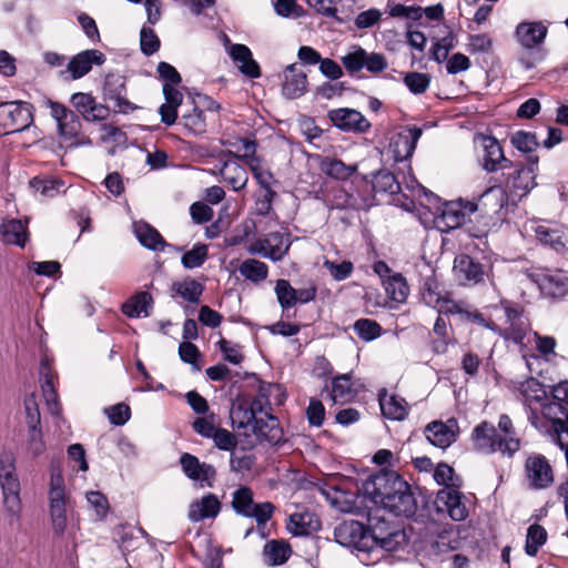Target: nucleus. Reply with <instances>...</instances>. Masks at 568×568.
Masks as SVG:
<instances>
[{
  "label": "nucleus",
  "mask_w": 568,
  "mask_h": 568,
  "mask_svg": "<svg viewBox=\"0 0 568 568\" xmlns=\"http://www.w3.org/2000/svg\"><path fill=\"white\" fill-rule=\"evenodd\" d=\"M70 102L87 121H101L110 113V106L97 103L95 98L90 93H73Z\"/></svg>",
  "instance_id": "18"
},
{
  "label": "nucleus",
  "mask_w": 568,
  "mask_h": 568,
  "mask_svg": "<svg viewBox=\"0 0 568 568\" xmlns=\"http://www.w3.org/2000/svg\"><path fill=\"white\" fill-rule=\"evenodd\" d=\"M240 274L253 283H260L267 278L268 266L258 260L247 258L239 266Z\"/></svg>",
  "instance_id": "46"
},
{
  "label": "nucleus",
  "mask_w": 568,
  "mask_h": 568,
  "mask_svg": "<svg viewBox=\"0 0 568 568\" xmlns=\"http://www.w3.org/2000/svg\"><path fill=\"white\" fill-rule=\"evenodd\" d=\"M541 414L550 429V435L556 437V444L562 446L568 440V408L561 400L548 399L541 405Z\"/></svg>",
  "instance_id": "9"
},
{
  "label": "nucleus",
  "mask_w": 568,
  "mask_h": 568,
  "mask_svg": "<svg viewBox=\"0 0 568 568\" xmlns=\"http://www.w3.org/2000/svg\"><path fill=\"white\" fill-rule=\"evenodd\" d=\"M0 234L7 244L23 247L28 240L27 225L21 220H4L0 225Z\"/></svg>",
  "instance_id": "37"
},
{
  "label": "nucleus",
  "mask_w": 568,
  "mask_h": 568,
  "mask_svg": "<svg viewBox=\"0 0 568 568\" xmlns=\"http://www.w3.org/2000/svg\"><path fill=\"white\" fill-rule=\"evenodd\" d=\"M392 500L384 507L395 516L410 517L415 515L417 501L412 491L410 485L406 481V488L397 489L396 494L390 497Z\"/></svg>",
  "instance_id": "27"
},
{
  "label": "nucleus",
  "mask_w": 568,
  "mask_h": 568,
  "mask_svg": "<svg viewBox=\"0 0 568 568\" xmlns=\"http://www.w3.org/2000/svg\"><path fill=\"white\" fill-rule=\"evenodd\" d=\"M510 169H513L511 172L503 173L504 180L500 182L507 192L523 196L536 186V174H532L531 169H525L523 163L514 162Z\"/></svg>",
  "instance_id": "14"
},
{
  "label": "nucleus",
  "mask_w": 568,
  "mask_h": 568,
  "mask_svg": "<svg viewBox=\"0 0 568 568\" xmlns=\"http://www.w3.org/2000/svg\"><path fill=\"white\" fill-rule=\"evenodd\" d=\"M456 321L460 324H476L479 326L487 327L491 331L496 329V324L491 321H486L483 313H480L473 305L464 301L462 307L459 308Z\"/></svg>",
  "instance_id": "45"
},
{
  "label": "nucleus",
  "mask_w": 568,
  "mask_h": 568,
  "mask_svg": "<svg viewBox=\"0 0 568 568\" xmlns=\"http://www.w3.org/2000/svg\"><path fill=\"white\" fill-rule=\"evenodd\" d=\"M548 29L542 22H521L516 28V38L518 42L526 49L539 47L546 36Z\"/></svg>",
  "instance_id": "28"
},
{
  "label": "nucleus",
  "mask_w": 568,
  "mask_h": 568,
  "mask_svg": "<svg viewBox=\"0 0 568 568\" xmlns=\"http://www.w3.org/2000/svg\"><path fill=\"white\" fill-rule=\"evenodd\" d=\"M387 296L397 303H404L408 296L409 287L405 277L399 274H393L383 281Z\"/></svg>",
  "instance_id": "41"
},
{
  "label": "nucleus",
  "mask_w": 568,
  "mask_h": 568,
  "mask_svg": "<svg viewBox=\"0 0 568 568\" xmlns=\"http://www.w3.org/2000/svg\"><path fill=\"white\" fill-rule=\"evenodd\" d=\"M422 134L423 129L417 125H409L404 132L398 133L390 142L394 160L403 162L410 159Z\"/></svg>",
  "instance_id": "17"
},
{
  "label": "nucleus",
  "mask_w": 568,
  "mask_h": 568,
  "mask_svg": "<svg viewBox=\"0 0 568 568\" xmlns=\"http://www.w3.org/2000/svg\"><path fill=\"white\" fill-rule=\"evenodd\" d=\"M379 405L384 417L394 420H403L408 414V409L403 398L390 396L388 399L379 397Z\"/></svg>",
  "instance_id": "50"
},
{
  "label": "nucleus",
  "mask_w": 568,
  "mask_h": 568,
  "mask_svg": "<svg viewBox=\"0 0 568 568\" xmlns=\"http://www.w3.org/2000/svg\"><path fill=\"white\" fill-rule=\"evenodd\" d=\"M263 554L268 565L278 566L287 561L291 548L283 541L271 540L265 544Z\"/></svg>",
  "instance_id": "49"
},
{
  "label": "nucleus",
  "mask_w": 568,
  "mask_h": 568,
  "mask_svg": "<svg viewBox=\"0 0 568 568\" xmlns=\"http://www.w3.org/2000/svg\"><path fill=\"white\" fill-rule=\"evenodd\" d=\"M220 174L234 191L244 189L248 181L246 170L236 161H225L220 170Z\"/></svg>",
  "instance_id": "39"
},
{
  "label": "nucleus",
  "mask_w": 568,
  "mask_h": 568,
  "mask_svg": "<svg viewBox=\"0 0 568 568\" xmlns=\"http://www.w3.org/2000/svg\"><path fill=\"white\" fill-rule=\"evenodd\" d=\"M432 335L434 337L430 339V347L435 354H445L448 346L455 343L452 325L439 314L434 323Z\"/></svg>",
  "instance_id": "33"
},
{
  "label": "nucleus",
  "mask_w": 568,
  "mask_h": 568,
  "mask_svg": "<svg viewBox=\"0 0 568 568\" xmlns=\"http://www.w3.org/2000/svg\"><path fill=\"white\" fill-rule=\"evenodd\" d=\"M104 414L109 418L110 423L114 426L124 425L130 416L131 410L130 407L124 403H119L103 409Z\"/></svg>",
  "instance_id": "64"
},
{
  "label": "nucleus",
  "mask_w": 568,
  "mask_h": 568,
  "mask_svg": "<svg viewBox=\"0 0 568 568\" xmlns=\"http://www.w3.org/2000/svg\"><path fill=\"white\" fill-rule=\"evenodd\" d=\"M221 507L222 504L219 498L214 494L209 493L190 505L187 517L192 523H199L207 518H215L219 515Z\"/></svg>",
  "instance_id": "29"
},
{
  "label": "nucleus",
  "mask_w": 568,
  "mask_h": 568,
  "mask_svg": "<svg viewBox=\"0 0 568 568\" xmlns=\"http://www.w3.org/2000/svg\"><path fill=\"white\" fill-rule=\"evenodd\" d=\"M524 473L528 487L534 490L546 489L555 480L552 467L541 454H531L527 457Z\"/></svg>",
  "instance_id": "10"
},
{
  "label": "nucleus",
  "mask_w": 568,
  "mask_h": 568,
  "mask_svg": "<svg viewBox=\"0 0 568 568\" xmlns=\"http://www.w3.org/2000/svg\"><path fill=\"white\" fill-rule=\"evenodd\" d=\"M454 271L458 280L465 285H475L484 281V265L470 255L460 254L456 256Z\"/></svg>",
  "instance_id": "21"
},
{
  "label": "nucleus",
  "mask_w": 568,
  "mask_h": 568,
  "mask_svg": "<svg viewBox=\"0 0 568 568\" xmlns=\"http://www.w3.org/2000/svg\"><path fill=\"white\" fill-rule=\"evenodd\" d=\"M328 209H352V210H363L368 206L367 203L359 201L356 196L348 193L343 187L335 189L333 192V197L329 200V204H327Z\"/></svg>",
  "instance_id": "48"
},
{
  "label": "nucleus",
  "mask_w": 568,
  "mask_h": 568,
  "mask_svg": "<svg viewBox=\"0 0 568 568\" xmlns=\"http://www.w3.org/2000/svg\"><path fill=\"white\" fill-rule=\"evenodd\" d=\"M479 211L489 217L498 215L508 204V194L503 184L488 187L479 197Z\"/></svg>",
  "instance_id": "24"
},
{
  "label": "nucleus",
  "mask_w": 568,
  "mask_h": 568,
  "mask_svg": "<svg viewBox=\"0 0 568 568\" xmlns=\"http://www.w3.org/2000/svg\"><path fill=\"white\" fill-rule=\"evenodd\" d=\"M105 62V55L100 50L89 49L79 52L69 61L65 72H69L73 80L87 75L93 64L101 65Z\"/></svg>",
  "instance_id": "20"
},
{
  "label": "nucleus",
  "mask_w": 568,
  "mask_h": 568,
  "mask_svg": "<svg viewBox=\"0 0 568 568\" xmlns=\"http://www.w3.org/2000/svg\"><path fill=\"white\" fill-rule=\"evenodd\" d=\"M501 306L505 312L507 326L501 328L496 324V329L494 332L506 341H513L515 344H521L528 327V324L524 318V310L507 301H503Z\"/></svg>",
  "instance_id": "11"
},
{
  "label": "nucleus",
  "mask_w": 568,
  "mask_h": 568,
  "mask_svg": "<svg viewBox=\"0 0 568 568\" xmlns=\"http://www.w3.org/2000/svg\"><path fill=\"white\" fill-rule=\"evenodd\" d=\"M180 465L186 477L200 481L202 487H213L216 477V470L213 465L201 463L196 456L190 453L181 455Z\"/></svg>",
  "instance_id": "16"
},
{
  "label": "nucleus",
  "mask_w": 568,
  "mask_h": 568,
  "mask_svg": "<svg viewBox=\"0 0 568 568\" xmlns=\"http://www.w3.org/2000/svg\"><path fill=\"white\" fill-rule=\"evenodd\" d=\"M253 491L247 486H241L232 494L233 510L245 518H254L258 526L265 525L273 516L275 506L271 501L254 503Z\"/></svg>",
  "instance_id": "5"
},
{
  "label": "nucleus",
  "mask_w": 568,
  "mask_h": 568,
  "mask_svg": "<svg viewBox=\"0 0 568 568\" xmlns=\"http://www.w3.org/2000/svg\"><path fill=\"white\" fill-rule=\"evenodd\" d=\"M318 166L327 176L342 181L349 179L357 170L356 165H347L342 160L329 156L321 158Z\"/></svg>",
  "instance_id": "38"
},
{
  "label": "nucleus",
  "mask_w": 568,
  "mask_h": 568,
  "mask_svg": "<svg viewBox=\"0 0 568 568\" xmlns=\"http://www.w3.org/2000/svg\"><path fill=\"white\" fill-rule=\"evenodd\" d=\"M275 294L283 310H288L296 304V288L287 280H277Z\"/></svg>",
  "instance_id": "59"
},
{
  "label": "nucleus",
  "mask_w": 568,
  "mask_h": 568,
  "mask_svg": "<svg viewBox=\"0 0 568 568\" xmlns=\"http://www.w3.org/2000/svg\"><path fill=\"white\" fill-rule=\"evenodd\" d=\"M193 106L182 112L179 124L190 134L202 135L206 132V118L199 105V100H192Z\"/></svg>",
  "instance_id": "35"
},
{
  "label": "nucleus",
  "mask_w": 568,
  "mask_h": 568,
  "mask_svg": "<svg viewBox=\"0 0 568 568\" xmlns=\"http://www.w3.org/2000/svg\"><path fill=\"white\" fill-rule=\"evenodd\" d=\"M436 500L446 508L453 520L462 521L468 517L465 495L459 490V488H444L439 490L437 493Z\"/></svg>",
  "instance_id": "22"
},
{
  "label": "nucleus",
  "mask_w": 568,
  "mask_h": 568,
  "mask_svg": "<svg viewBox=\"0 0 568 568\" xmlns=\"http://www.w3.org/2000/svg\"><path fill=\"white\" fill-rule=\"evenodd\" d=\"M536 236L541 244L551 247L557 253L562 254L567 250L565 235L559 230L539 225L536 229Z\"/></svg>",
  "instance_id": "43"
},
{
  "label": "nucleus",
  "mask_w": 568,
  "mask_h": 568,
  "mask_svg": "<svg viewBox=\"0 0 568 568\" xmlns=\"http://www.w3.org/2000/svg\"><path fill=\"white\" fill-rule=\"evenodd\" d=\"M284 236L280 232H271L262 239L255 240L247 248L252 255H261L272 261H280L287 247L283 248Z\"/></svg>",
  "instance_id": "19"
},
{
  "label": "nucleus",
  "mask_w": 568,
  "mask_h": 568,
  "mask_svg": "<svg viewBox=\"0 0 568 568\" xmlns=\"http://www.w3.org/2000/svg\"><path fill=\"white\" fill-rule=\"evenodd\" d=\"M33 122L32 105L28 102L0 103V135L12 134L28 129Z\"/></svg>",
  "instance_id": "7"
},
{
  "label": "nucleus",
  "mask_w": 568,
  "mask_h": 568,
  "mask_svg": "<svg viewBox=\"0 0 568 568\" xmlns=\"http://www.w3.org/2000/svg\"><path fill=\"white\" fill-rule=\"evenodd\" d=\"M525 274L547 297L562 298L568 294V277L561 271L526 270Z\"/></svg>",
  "instance_id": "8"
},
{
  "label": "nucleus",
  "mask_w": 568,
  "mask_h": 568,
  "mask_svg": "<svg viewBox=\"0 0 568 568\" xmlns=\"http://www.w3.org/2000/svg\"><path fill=\"white\" fill-rule=\"evenodd\" d=\"M425 436L432 445L445 449L456 440L457 434L447 424L434 420L425 427Z\"/></svg>",
  "instance_id": "36"
},
{
  "label": "nucleus",
  "mask_w": 568,
  "mask_h": 568,
  "mask_svg": "<svg viewBox=\"0 0 568 568\" xmlns=\"http://www.w3.org/2000/svg\"><path fill=\"white\" fill-rule=\"evenodd\" d=\"M483 155L480 163L483 169L488 172L510 169L513 161L507 159L498 140L491 135H481Z\"/></svg>",
  "instance_id": "13"
},
{
  "label": "nucleus",
  "mask_w": 568,
  "mask_h": 568,
  "mask_svg": "<svg viewBox=\"0 0 568 568\" xmlns=\"http://www.w3.org/2000/svg\"><path fill=\"white\" fill-rule=\"evenodd\" d=\"M252 432L258 442L277 445L283 439V429L280 426V422L271 413H265L264 417H257L253 424Z\"/></svg>",
  "instance_id": "26"
},
{
  "label": "nucleus",
  "mask_w": 568,
  "mask_h": 568,
  "mask_svg": "<svg viewBox=\"0 0 568 568\" xmlns=\"http://www.w3.org/2000/svg\"><path fill=\"white\" fill-rule=\"evenodd\" d=\"M232 425L235 428L242 429L255 423L257 417H254L252 409L247 406V399L237 398L233 403L230 412Z\"/></svg>",
  "instance_id": "40"
},
{
  "label": "nucleus",
  "mask_w": 568,
  "mask_h": 568,
  "mask_svg": "<svg viewBox=\"0 0 568 568\" xmlns=\"http://www.w3.org/2000/svg\"><path fill=\"white\" fill-rule=\"evenodd\" d=\"M175 84H163V94L165 98V103H163L160 109L159 113L161 115V121L165 125H172L178 120V108L183 102V94L181 91H179L175 87Z\"/></svg>",
  "instance_id": "32"
},
{
  "label": "nucleus",
  "mask_w": 568,
  "mask_h": 568,
  "mask_svg": "<svg viewBox=\"0 0 568 568\" xmlns=\"http://www.w3.org/2000/svg\"><path fill=\"white\" fill-rule=\"evenodd\" d=\"M54 376L48 359H43L40 365V384L42 395L44 397L48 410L53 416H59L61 413L60 403L54 387Z\"/></svg>",
  "instance_id": "30"
},
{
  "label": "nucleus",
  "mask_w": 568,
  "mask_h": 568,
  "mask_svg": "<svg viewBox=\"0 0 568 568\" xmlns=\"http://www.w3.org/2000/svg\"><path fill=\"white\" fill-rule=\"evenodd\" d=\"M406 488V480L394 470H381L364 483V491L375 504L383 507L389 503L397 489Z\"/></svg>",
  "instance_id": "6"
},
{
  "label": "nucleus",
  "mask_w": 568,
  "mask_h": 568,
  "mask_svg": "<svg viewBox=\"0 0 568 568\" xmlns=\"http://www.w3.org/2000/svg\"><path fill=\"white\" fill-rule=\"evenodd\" d=\"M205 286L197 280L185 276L180 281H174L170 286V296L180 303V300L189 304H199Z\"/></svg>",
  "instance_id": "23"
},
{
  "label": "nucleus",
  "mask_w": 568,
  "mask_h": 568,
  "mask_svg": "<svg viewBox=\"0 0 568 568\" xmlns=\"http://www.w3.org/2000/svg\"><path fill=\"white\" fill-rule=\"evenodd\" d=\"M547 530L538 524H532L527 529L525 551L528 556L535 557L540 547L547 541Z\"/></svg>",
  "instance_id": "51"
},
{
  "label": "nucleus",
  "mask_w": 568,
  "mask_h": 568,
  "mask_svg": "<svg viewBox=\"0 0 568 568\" xmlns=\"http://www.w3.org/2000/svg\"><path fill=\"white\" fill-rule=\"evenodd\" d=\"M366 51L358 47L355 51L348 52L341 58L342 64L349 74H354L365 65Z\"/></svg>",
  "instance_id": "62"
},
{
  "label": "nucleus",
  "mask_w": 568,
  "mask_h": 568,
  "mask_svg": "<svg viewBox=\"0 0 568 568\" xmlns=\"http://www.w3.org/2000/svg\"><path fill=\"white\" fill-rule=\"evenodd\" d=\"M209 255L207 245L202 243H196L193 247L185 252L181 257V263L184 268L193 270L201 267L206 261Z\"/></svg>",
  "instance_id": "54"
},
{
  "label": "nucleus",
  "mask_w": 568,
  "mask_h": 568,
  "mask_svg": "<svg viewBox=\"0 0 568 568\" xmlns=\"http://www.w3.org/2000/svg\"><path fill=\"white\" fill-rule=\"evenodd\" d=\"M179 356L182 362L192 365L194 371H201V365L199 364L201 352L192 342H182L179 345Z\"/></svg>",
  "instance_id": "63"
},
{
  "label": "nucleus",
  "mask_w": 568,
  "mask_h": 568,
  "mask_svg": "<svg viewBox=\"0 0 568 568\" xmlns=\"http://www.w3.org/2000/svg\"><path fill=\"white\" fill-rule=\"evenodd\" d=\"M58 131L65 141H73L81 131V122L79 116L71 110L68 115L57 122Z\"/></svg>",
  "instance_id": "53"
},
{
  "label": "nucleus",
  "mask_w": 568,
  "mask_h": 568,
  "mask_svg": "<svg viewBox=\"0 0 568 568\" xmlns=\"http://www.w3.org/2000/svg\"><path fill=\"white\" fill-rule=\"evenodd\" d=\"M372 189L375 193L394 195L399 193L400 184L392 172L379 170L373 175Z\"/></svg>",
  "instance_id": "44"
},
{
  "label": "nucleus",
  "mask_w": 568,
  "mask_h": 568,
  "mask_svg": "<svg viewBox=\"0 0 568 568\" xmlns=\"http://www.w3.org/2000/svg\"><path fill=\"white\" fill-rule=\"evenodd\" d=\"M466 220V213L462 203L446 202L440 209V213L436 216L435 222L438 227L445 231L455 230L463 225Z\"/></svg>",
  "instance_id": "34"
},
{
  "label": "nucleus",
  "mask_w": 568,
  "mask_h": 568,
  "mask_svg": "<svg viewBox=\"0 0 568 568\" xmlns=\"http://www.w3.org/2000/svg\"><path fill=\"white\" fill-rule=\"evenodd\" d=\"M471 442L475 450L480 454L491 455L499 452L508 458H511L521 447L519 437L503 438L497 428L487 420L473 429Z\"/></svg>",
  "instance_id": "1"
},
{
  "label": "nucleus",
  "mask_w": 568,
  "mask_h": 568,
  "mask_svg": "<svg viewBox=\"0 0 568 568\" xmlns=\"http://www.w3.org/2000/svg\"><path fill=\"white\" fill-rule=\"evenodd\" d=\"M335 540L343 547L356 551L362 562L368 564L373 555V539L369 536V526L358 520H344L334 529Z\"/></svg>",
  "instance_id": "2"
},
{
  "label": "nucleus",
  "mask_w": 568,
  "mask_h": 568,
  "mask_svg": "<svg viewBox=\"0 0 568 568\" xmlns=\"http://www.w3.org/2000/svg\"><path fill=\"white\" fill-rule=\"evenodd\" d=\"M422 300L423 302L433 308H437L445 296L448 294L443 295L439 291V284L435 278L428 277L425 280L423 287H422Z\"/></svg>",
  "instance_id": "56"
},
{
  "label": "nucleus",
  "mask_w": 568,
  "mask_h": 568,
  "mask_svg": "<svg viewBox=\"0 0 568 568\" xmlns=\"http://www.w3.org/2000/svg\"><path fill=\"white\" fill-rule=\"evenodd\" d=\"M329 121L344 132L365 133L371 129V122L357 110L341 108L328 111Z\"/></svg>",
  "instance_id": "15"
},
{
  "label": "nucleus",
  "mask_w": 568,
  "mask_h": 568,
  "mask_svg": "<svg viewBox=\"0 0 568 568\" xmlns=\"http://www.w3.org/2000/svg\"><path fill=\"white\" fill-rule=\"evenodd\" d=\"M386 12L390 18H399L412 21H418L423 18V8L419 6H404L387 1Z\"/></svg>",
  "instance_id": "52"
},
{
  "label": "nucleus",
  "mask_w": 568,
  "mask_h": 568,
  "mask_svg": "<svg viewBox=\"0 0 568 568\" xmlns=\"http://www.w3.org/2000/svg\"><path fill=\"white\" fill-rule=\"evenodd\" d=\"M144 247L154 252H163L165 248L183 251L182 247L168 243L161 233L146 222H144Z\"/></svg>",
  "instance_id": "47"
},
{
  "label": "nucleus",
  "mask_w": 568,
  "mask_h": 568,
  "mask_svg": "<svg viewBox=\"0 0 568 568\" xmlns=\"http://www.w3.org/2000/svg\"><path fill=\"white\" fill-rule=\"evenodd\" d=\"M0 485L3 505L8 515V524L13 526L20 519L21 499L20 481L16 474L14 458L11 454L0 457Z\"/></svg>",
  "instance_id": "4"
},
{
  "label": "nucleus",
  "mask_w": 568,
  "mask_h": 568,
  "mask_svg": "<svg viewBox=\"0 0 568 568\" xmlns=\"http://www.w3.org/2000/svg\"><path fill=\"white\" fill-rule=\"evenodd\" d=\"M510 142L523 153H531L539 146L536 134L523 130L515 132L510 138Z\"/></svg>",
  "instance_id": "60"
},
{
  "label": "nucleus",
  "mask_w": 568,
  "mask_h": 568,
  "mask_svg": "<svg viewBox=\"0 0 568 568\" xmlns=\"http://www.w3.org/2000/svg\"><path fill=\"white\" fill-rule=\"evenodd\" d=\"M408 542L407 536L403 529H394L387 532L386 538L382 539V542L377 547V549H382L385 551H396L398 549L404 548Z\"/></svg>",
  "instance_id": "61"
},
{
  "label": "nucleus",
  "mask_w": 568,
  "mask_h": 568,
  "mask_svg": "<svg viewBox=\"0 0 568 568\" xmlns=\"http://www.w3.org/2000/svg\"><path fill=\"white\" fill-rule=\"evenodd\" d=\"M233 62L237 65L241 73L256 79L261 77L258 63L253 59L252 52L245 44H232L229 51Z\"/></svg>",
  "instance_id": "31"
},
{
  "label": "nucleus",
  "mask_w": 568,
  "mask_h": 568,
  "mask_svg": "<svg viewBox=\"0 0 568 568\" xmlns=\"http://www.w3.org/2000/svg\"><path fill=\"white\" fill-rule=\"evenodd\" d=\"M125 95L124 77L114 73L108 74L103 84V97L106 102L112 103L110 109L120 113H129L138 109V105L132 104Z\"/></svg>",
  "instance_id": "12"
},
{
  "label": "nucleus",
  "mask_w": 568,
  "mask_h": 568,
  "mask_svg": "<svg viewBox=\"0 0 568 568\" xmlns=\"http://www.w3.org/2000/svg\"><path fill=\"white\" fill-rule=\"evenodd\" d=\"M307 75L302 69L297 68L296 63L285 68L282 94L286 99L301 98L307 91Z\"/></svg>",
  "instance_id": "25"
},
{
  "label": "nucleus",
  "mask_w": 568,
  "mask_h": 568,
  "mask_svg": "<svg viewBox=\"0 0 568 568\" xmlns=\"http://www.w3.org/2000/svg\"><path fill=\"white\" fill-rule=\"evenodd\" d=\"M353 328L357 336L365 342L376 339L382 334L381 325L376 321L369 318L357 320L354 323Z\"/></svg>",
  "instance_id": "57"
},
{
  "label": "nucleus",
  "mask_w": 568,
  "mask_h": 568,
  "mask_svg": "<svg viewBox=\"0 0 568 568\" xmlns=\"http://www.w3.org/2000/svg\"><path fill=\"white\" fill-rule=\"evenodd\" d=\"M356 395L351 374H342L332 379L331 397L335 403L348 402Z\"/></svg>",
  "instance_id": "42"
},
{
  "label": "nucleus",
  "mask_w": 568,
  "mask_h": 568,
  "mask_svg": "<svg viewBox=\"0 0 568 568\" xmlns=\"http://www.w3.org/2000/svg\"><path fill=\"white\" fill-rule=\"evenodd\" d=\"M48 499L52 529L55 535L61 536L68 527V513L72 510V501L65 490L63 476L54 468L51 470Z\"/></svg>",
  "instance_id": "3"
},
{
  "label": "nucleus",
  "mask_w": 568,
  "mask_h": 568,
  "mask_svg": "<svg viewBox=\"0 0 568 568\" xmlns=\"http://www.w3.org/2000/svg\"><path fill=\"white\" fill-rule=\"evenodd\" d=\"M434 479L445 488H460L463 483L462 478L455 475L454 468L445 463L437 465L434 470Z\"/></svg>",
  "instance_id": "55"
},
{
  "label": "nucleus",
  "mask_w": 568,
  "mask_h": 568,
  "mask_svg": "<svg viewBox=\"0 0 568 568\" xmlns=\"http://www.w3.org/2000/svg\"><path fill=\"white\" fill-rule=\"evenodd\" d=\"M432 77L428 73L407 72L404 74L403 82L413 94H422L427 91Z\"/></svg>",
  "instance_id": "58"
}]
</instances>
